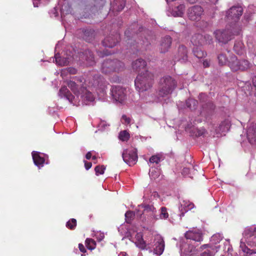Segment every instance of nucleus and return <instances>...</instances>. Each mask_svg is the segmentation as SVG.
Wrapping results in <instances>:
<instances>
[{
  "label": "nucleus",
  "instance_id": "c85d7f7f",
  "mask_svg": "<svg viewBox=\"0 0 256 256\" xmlns=\"http://www.w3.org/2000/svg\"><path fill=\"white\" fill-rule=\"evenodd\" d=\"M234 50L238 54H242L244 52L243 44L241 42H236L234 46Z\"/></svg>",
  "mask_w": 256,
  "mask_h": 256
},
{
  "label": "nucleus",
  "instance_id": "9b49d317",
  "mask_svg": "<svg viewBox=\"0 0 256 256\" xmlns=\"http://www.w3.org/2000/svg\"><path fill=\"white\" fill-rule=\"evenodd\" d=\"M122 156L124 161L130 166L134 165L138 160V156L135 150H125L122 154Z\"/></svg>",
  "mask_w": 256,
  "mask_h": 256
},
{
  "label": "nucleus",
  "instance_id": "4be33fe9",
  "mask_svg": "<svg viewBox=\"0 0 256 256\" xmlns=\"http://www.w3.org/2000/svg\"><path fill=\"white\" fill-rule=\"evenodd\" d=\"M72 60V58L70 56H66V58L61 57L58 54H56L55 55V60L57 64L62 66H66Z\"/></svg>",
  "mask_w": 256,
  "mask_h": 256
},
{
  "label": "nucleus",
  "instance_id": "3c124183",
  "mask_svg": "<svg viewBox=\"0 0 256 256\" xmlns=\"http://www.w3.org/2000/svg\"><path fill=\"white\" fill-rule=\"evenodd\" d=\"M33 0L34 6V7H38L39 2H49L50 0Z\"/></svg>",
  "mask_w": 256,
  "mask_h": 256
},
{
  "label": "nucleus",
  "instance_id": "49530a36",
  "mask_svg": "<svg viewBox=\"0 0 256 256\" xmlns=\"http://www.w3.org/2000/svg\"><path fill=\"white\" fill-rule=\"evenodd\" d=\"M245 242L244 240L242 238L240 241V248H242V250L246 252V254L249 250V248H248L245 244Z\"/></svg>",
  "mask_w": 256,
  "mask_h": 256
},
{
  "label": "nucleus",
  "instance_id": "4c0bfd02",
  "mask_svg": "<svg viewBox=\"0 0 256 256\" xmlns=\"http://www.w3.org/2000/svg\"><path fill=\"white\" fill-rule=\"evenodd\" d=\"M135 216V214L132 211H128L125 214L126 222L127 223H130L132 220L134 219Z\"/></svg>",
  "mask_w": 256,
  "mask_h": 256
},
{
  "label": "nucleus",
  "instance_id": "4d7b16f0",
  "mask_svg": "<svg viewBox=\"0 0 256 256\" xmlns=\"http://www.w3.org/2000/svg\"><path fill=\"white\" fill-rule=\"evenodd\" d=\"M142 44L143 45V48L145 49H146L148 48V46L150 44V43L146 39L145 40H144L143 43Z\"/></svg>",
  "mask_w": 256,
  "mask_h": 256
},
{
  "label": "nucleus",
  "instance_id": "864d4df0",
  "mask_svg": "<svg viewBox=\"0 0 256 256\" xmlns=\"http://www.w3.org/2000/svg\"><path fill=\"white\" fill-rule=\"evenodd\" d=\"M206 132V131L204 128L198 129L197 130V134L196 135L198 136H202Z\"/></svg>",
  "mask_w": 256,
  "mask_h": 256
},
{
  "label": "nucleus",
  "instance_id": "f8f14e48",
  "mask_svg": "<svg viewBox=\"0 0 256 256\" xmlns=\"http://www.w3.org/2000/svg\"><path fill=\"white\" fill-rule=\"evenodd\" d=\"M202 8L198 6H194L189 8L188 16L192 20H199L203 14Z\"/></svg>",
  "mask_w": 256,
  "mask_h": 256
},
{
  "label": "nucleus",
  "instance_id": "f3484780",
  "mask_svg": "<svg viewBox=\"0 0 256 256\" xmlns=\"http://www.w3.org/2000/svg\"><path fill=\"white\" fill-rule=\"evenodd\" d=\"M139 206H142L144 208V212L148 214L152 218L158 220V215L156 214V208L152 204H142Z\"/></svg>",
  "mask_w": 256,
  "mask_h": 256
},
{
  "label": "nucleus",
  "instance_id": "5fc2aeb1",
  "mask_svg": "<svg viewBox=\"0 0 256 256\" xmlns=\"http://www.w3.org/2000/svg\"><path fill=\"white\" fill-rule=\"evenodd\" d=\"M210 60H208V59H206L203 61V66L204 68H208L210 66Z\"/></svg>",
  "mask_w": 256,
  "mask_h": 256
},
{
  "label": "nucleus",
  "instance_id": "6e6d98bb",
  "mask_svg": "<svg viewBox=\"0 0 256 256\" xmlns=\"http://www.w3.org/2000/svg\"><path fill=\"white\" fill-rule=\"evenodd\" d=\"M84 166L86 170H89L92 166V164L90 162H86V160H84Z\"/></svg>",
  "mask_w": 256,
  "mask_h": 256
},
{
  "label": "nucleus",
  "instance_id": "0eeeda50",
  "mask_svg": "<svg viewBox=\"0 0 256 256\" xmlns=\"http://www.w3.org/2000/svg\"><path fill=\"white\" fill-rule=\"evenodd\" d=\"M110 92L113 100L116 102L122 104L126 98V90L120 86H112Z\"/></svg>",
  "mask_w": 256,
  "mask_h": 256
},
{
  "label": "nucleus",
  "instance_id": "338daca9",
  "mask_svg": "<svg viewBox=\"0 0 256 256\" xmlns=\"http://www.w3.org/2000/svg\"><path fill=\"white\" fill-rule=\"evenodd\" d=\"M207 247H209L208 244H204L201 246V248H206Z\"/></svg>",
  "mask_w": 256,
  "mask_h": 256
},
{
  "label": "nucleus",
  "instance_id": "0e129e2a",
  "mask_svg": "<svg viewBox=\"0 0 256 256\" xmlns=\"http://www.w3.org/2000/svg\"><path fill=\"white\" fill-rule=\"evenodd\" d=\"M190 3L194 4L197 2L198 0H188Z\"/></svg>",
  "mask_w": 256,
  "mask_h": 256
},
{
  "label": "nucleus",
  "instance_id": "79ce46f5",
  "mask_svg": "<svg viewBox=\"0 0 256 256\" xmlns=\"http://www.w3.org/2000/svg\"><path fill=\"white\" fill-rule=\"evenodd\" d=\"M105 169H106V167L103 165L100 166H96L94 168V170H95L96 175L98 176L99 174H104Z\"/></svg>",
  "mask_w": 256,
  "mask_h": 256
},
{
  "label": "nucleus",
  "instance_id": "c03bdc74",
  "mask_svg": "<svg viewBox=\"0 0 256 256\" xmlns=\"http://www.w3.org/2000/svg\"><path fill=\"white\" fill-rule=\"evenodd\" d=\"M93 32L91 30H85L84 38L87 41H89L92 38Z\"/></svg>",
  "mask_w": 256,
  "mask_h": 256
},
{
  "label": "nucleus",
  "instance_id": "8fccbe9b",
  "mask_svg": "<svg viewBox=\"0 0 256 256\" xmlns=\"http://www.w3.org/2000/svg\"><path fill=\"white\" fill-rule=\"evenodd\" d=\"M109 125L104 121H102L99 124V128L102 130L106 129Z\"/></svg>",
  "mask_w": 256,
  "mask_h": 256
},
{
  "label": "nucleus",
  "instance_id": "c9c22d12",
  "mask_svg": "<svg viewBox=\"0 0 256 256\" xmlns=\"http://www.w3.org/2000/svg\"><path fill=\"white\" fill-rule=\"evenodd\" d=\"M85 244L88 249L92 250L95 248L96 243V242L92 238H86Z\"/></svg>",
  "mask_w": 256,
  "mask_h": 256
},
{
  "label": "nucleus",
  "instance_id": "aec40b11",
  "mask_svg": "<svg viewBox=\"0 0 256 256\" xmlns=\"http://www.w3.org/2000/svg\"><path fill=\"white\" fill-rule=\"evenodd\" d=\"M176 58L178 61L184 62L187 60V50L184 46H180L178 48V52Z\"/></svg>",
  "mask_w": 256,
  "mask_h": 256
},
{
  "label": "nucleus",
  "instance_id": "20e7f679",
  "mask_svg": "<svg viewBox=\"0 0 256 256\" xmlns=\"http://www.w3.org/2000/svg\"><path fill=\"white\" fill-rule=\"evenodd\" d=\"M135 86L140 92L150 89L154 83V75L147 70L138 75L134 81Z\"/></svg>",
  "mask_w": 256,
  "mask_h": 256
},
{
  "label": "nucleus",
  "instance_id": "7ed1b4c3",
  "mask_svg": "<svg viewBox=\"0 0 256 256\" xmlns=\"http://www.w3.org/2000/svg\"><path fill=\"white\" fill-rule=\"evenodd\" d=\"M176 84V80L170 76H166L161 78L158 83V96L164 97L170 94Z\"/></svg>",
  "mask_w": 256,
  "mask_h": 256
},
{
  "label": "nucleus",
  "instance_id": "5701e85b",
  "mask_svg": "<svg viewBox=\"0 0 256 256\" xmlns=\"http://www.w3.org/2000/svg\"><path fill=\"white\" fill-rule=\"evenodd\" d=\"M146 66V61L141 58L136 60L132 64V68L133 70L136 71H140L141 70L144 69Z\"/></svg>",
  "mask_w": 256,
  "mask_h": 256
},
{
  "label": "nucleus",
  "instance_id": "bb28decb",
  "mask_svg": "<svg viewBox=\"0 0 256 256\" xmlns=\"http://www.w3.org/2000/svg\"><path fill=\"white\" fill-rule=\"evenodd\" d=\"M220 246H214L210 247V249L206 250L203 252L200 256H214L218 250Z\"/></svg>",
  "mask_w": 256,
  "mask_h": 256
},
{
  "label": "nucleus",
  "instance_id": "dca6fc26",
  "mask_svg": "<svg viewBox=\"0 0 256 256\" xmlns=\"http://www.w3.org/2000/svg\"><path fill=\"white\" fill-rule=\"evenodd\" d=\"M82 60H84L86 65L92 66L96 63L92 52L90 50H85L80 56Z\"/></svg>",
  "mask_w": 256,
  "mask_h": 256
},
{
  "label": "nucleus",
  "instance_id": "052dcab7",
  "mask_svg": "<svg viewBox=\"0 0 256 256\" xmlns=\"http://www.w3.org/2000/svg\"><path fill=\"white\" fill-rule=\"evenodd\" d=\"M92 156V154L91 152H88L86 155V158L87 160H90Z\"/></svg>",
  "mask_w": 256,
  "mask_h": 256
},
{
  "label": "nucleus",
  "instance_id": "bf43d9fd",
  "mask_svg": "<svg viewBox=\"0 0 256 256\" xmlns=\"http://www.w3.org/2000/svg\"><path fill=\"white\" fill-rule=\"evenodd\" d=\"M256 254V250H250V248H249V250L248 251L247 254H249L250 255L251 254Z\"/></svg>",
  "mask_w": 256,
  "mask_h": 256
},
{
  "label": "nucleus",
  "instance_id": "7c9ffc66",
  "mask_svg": "<svg viewBox=\"0 0 256 256\" xmlns=\"http://www.w3.org/2000/svg\"><path fill=\"white\" fill-rule=\"evenodd\" d=\"M186 107L192 110H196L198 104L197 100L192 98L186 100Z\"/></svg>",
  "mask_w": 256,
  "mask_h": 256
},
{
  "label": "nucleus",
  "instance_id": "f704fd0d",
  "mask_svg": "<svg viewBox=\"0 0 256 256\" xmlns=\"http://www.w3.org/2000/svg\"><path fill=\"white\" fill-rule=\"evenodd\" d=\"M243 239L244 241L250 246L256 247V236H253L252 237L248 238L246 236H244Z\"/></svg>",
  "mask_w": 256,
  "mask_h": 256
},
{
  "label": "nucleus",
  "instance_id": "ea45409f",
  "mask_svg": "<svg viewBox=\"0 0 256 256\" xmlns=\"http://www.w3.org/2000/svg\"><path fill=\"white\" fill-rule=\"evenodd\" d=\"M76 226V220L74 218H72L66 224V226L70 230H74Z\"/></svg>",
  "mask_w": 256,
  "mask_h": 256
},
{
  "label": "nucleus",
  "instance_id": "a211bd4d",
  "mask_svg": "<svg viewBox=\"0 0 256 256\" xmlns=\"http://www.w3.org/2000/svg\"><path fill=\"white\" fill-rule=\"evenodd\" d=\"M32 154L34 164L39 168L42 167L45 162L44 158L38 152L34 151Z\"/></svg>",
  "mask_w": 256,
  "mask_h": 256
},
{
  "label": "nucleus",
  "instance_id": "2f4dec72",
  "mask_svg": "<svg viewBox=\"0 0 256 256\" xmlns=\"http://www.w3.org/2000/svg\"><path fill=\"white\" fill-rule=\"evenodd\" d=\"M194 204L192 203H190L189 202H187L185 201L183 202V204H181V206L184 208V212H182V213L180 214V216H184V212H188L189 210H190L194 208Z\"/></svg>",
  "mask_w": 256,
  "mask_h": 256
},
{
  "label": "nucleus",
  "instance_id": "f257e3e1",
  "mask_svg": "<svg viewBox=\"0 0 256 256\" xmlns=\"http://www.w3.org/2000/svg\"><path fill=\"white\" fill-rule=\"evenodd\" d=\"M81 82L82 81L76 83L72 80L66 82L68 86L76 96L71 94L66 86H62L59 90V96L61 98H66L70 104L76 106L80 105V100H83L86 104L87 102H92L94 100L93 94L80 84Z\"/></svg>",
  "mask_w": 256,
  "mask_h": 256
},
{
  "label": "nucleus",
  "instance_id": "ddd939ff",
  "mask_svg": "<svg viewBox=\"0 0 256 256\" xmlns=\"http://www.w3.org/2000/svg\"><path fill=\"white\" fill-rule=\"evenodd\" d=\"M246 136L250 143L256 144V124H248L246 130Z\"/></svg>",
  "mask_w": 256,
  "mask_h": 256
},
{
  "label": "nucleus",
  "instance_id": "de8ad7c7",
  "mask_svg": "<svg viewBox=\"0 0 256 256\" xmlns=\"http://www.w3.org/2000/svg\"><path fill=\"white\" fill-rule=\"evenodd\" d=\"M131 121L130 118L128 117L126 115H122V123L125 124H130Z\"/></svg>",
  "mask_w": 256,
  "mask_h": 256
},
{
  "label": "nucleus",
  "instance_id": "423d86ee",
  "mask_svg": "<svg viewBox=\"0 0 256 256\" xmlns=\"http://www.w3.org/2000/svg\"><path fill=\"white\" fill-rule=\"evenodd\" d=\"M228 66L234 72L246 71L252 67V64L246 60H238L237 58H233L229 62Z\"/></svg>",
  "mask_w": 256,
  "mask_h": 256
},
{
  "label": "nucleus",
  "instance_id": "cd10ccee",
  "mask_svg": "<svg viewBox=\"0 0 256 256\" xmlns=\"http://www.w3.org/2000/svg\"><path fill=\"white\" fill-rule=\"evenodd\" d=\"M193 53L198 58H204L206 56V52L202 50L199 46H196L193 48Z\"/></svg>",
  "mask_w": 256,
  "mask_h": 256
},
{
  "label": "nucleus",
  "instance_id": "473e14b6",
  "mask_svg": "<svg viewBox=\"0 0 256 256\" xmlns=\"http://www.w3.org/2000/svg\"><path fill=\"white\" fill-rule=\"evenodd\" d=\"M209 106L210 108L208 110L206 108H205V110H204L203 111L201 112V114L206 118L212 114L213 111L214 110V106L213 104L209 103Z\"/></svg>",
  "mask_w": 256,
  "mask_h": 256
},
{
  "label": "nucleus",
  "instance_id": "a878e982",
  "mask_svg": "<svg viewBox=\"0 0 256 256\" xmlns=\"http://www.w3.org/2000/svg\"><path fill=\"white\" fill-rule=\"evenodd\" d=\"M184 4H180L172 10V15L174 16H182L184 13Z\"/></svg>",
  "mask_w": 256,
  "mask_h": 256
},
{
  "label": "nucleus",
  "instance_id": "412c9836",
  "mask_svg": "<svg viewBox=\"0 0 256 256\" xmlns=\"http://www.w3.org/2000/svg\"><path fill=\"white\" fill-rule=\"evenodd\" d=\"M191 42L194 46H200L205 44L204 38L201 34H195L192 36Z\"/></svg>",
  "mask_w": 256,
  "mask_h": 256
},
{
  "label": "nucleus",
  "instance_id": "393cba45",
  "mask_svg": "<svg viewBox=\"0 0 256 256\" xmlns=\"http://www.w3.org/2000/svg\"><path fill=\"white\" fill-rule=\"evenodd\" d=\"M230 127V122L225 120L221 122L218 128L216 130V134H220L228 131Z\"/></svg>",
  "mask_w": 256,
  "mask_h": 256
},
{
  "label": "nucleus",
  "instance_id": "a18cd8bd",
  "mask_svg": "<svg viewBox=\"0 0 256 256\" xmlns=\"http://www.w3.org/2000/svg\"><path fill=\"white\" fill-rule=\"evenodd\" d=\"M245 242L244 240L242 238L240 241V248H242V250L246 252V254L249 250V248H248L245 244Z\"/></svg>",
  "mask_w": 256,
  "mask_h": 256
},
{
  "label": "nucleus",
  "instance_id": "13d9d810",
  "mask_svg": "<svg viewBox=\"0 0 256 256\" xmlns=\"http://www.w3.org/2000/svg\"><path fill=\"white\" fill-rule=\"evenodd\" d=\"M78 248H79V249L80 250V251L82 252H86V250L84 246L82 244H78Z\"/></svg>",
  "mask_w": 256,
  "mask_h": 256
},
{
  "label": "nucleus",
  "instance_id": "680f3d73",
  "mask_svg": "<svg viewBox=\"0 0 256 256\" xmlns=\"http://www.w3.org/2000/svg\"><path fill=\"white\" fill-rule=\"evenodd\" d=\"M206 95L204 94H201L199 96V98L200 100H202V99H204L206 98Z\"/></svg>",
  "mask_w": 256,
  "mask_h": 256
},
{
  "label": "nucleus",
  "instance_id": "774afa93",
  "mask_svg": "<svg viewBox=\"0 0 256 256\" xmlns=\"http://www.w3.org/2000/svg\"><path fill=\"white\" fill-rule=\"evenodd\" d=\"M125 254H124V253H121L118 256H124Z\"/></svg>",
  "mask_w": 256,
  "mask_h": 256
},
{
  "label": "nucleus",
  "instance_id": "6e6552de",
  "mask_svg": "<svg viewBox=\"0 0 256 256\" xmlns=\"http://www.w3.org/2000/svg\"><path fill=\"white\" fill-rule=\"evenodd\" d=\"M106 85V82L104 78L99 74L94 75L92 78L89 82L88 86L89 88H94L96 90H103Z\"/></svg>",
  "mask_w": 256,
  "mask_h": 256
},
{
  "label": "nucleus",
  "instance_id": "37998d69",
  "mask_svg": "<svg viewBox=\"0 0 256 256\" xmlns=\"http://www.w3.org/2000/svg\"><path fill=\"white\" fill-rule=\"evenodd\" d=\"M160 160L161 158L159 154L154 155L150 158L149 162L158 164L160 162Z\"/></svg>",
  "mask_w": 256,
  "mask_h": 256
},
{
  "label": "nucleus",
  "instance_id": "4468645a",
  "mask_svg": "<svg viewBox=\"0 0 256 256\" xmlns=\"http://www.w3.org/2000/svg\"><path fill=\"white\" fill-rule=\"evenodd\" d=\"M120 39V36L118 34L106 36L102 41V44L105 47L112 48L116 46Z\"/></svg>",
  "mask_w": 256,
  "mask_h": 256
},
{
  "label": "nucleus",
  "instance_id": "1a4fd4ad",
  "mask_svg": "<svg viewBox=\"0 0 256 256\" xmlns=\"http://www.w3.org/2000/svg\"><path fill=\"white\" fill-rule=\"evenodd\" d=\"M243 10L242 7L240 6H234L230 8L226 12V17L229 22H236L242 15Z\"/></svg>",
  "mask_w": 256,
  "mask_h": 256
},
{
  "label": "nucleus",
  "instance_id": "39448f33",
  "mask_svg": "<svg viewBox=\"0 0 256 256\" xmlns=\"http://www.w3.org/2000/svg\"><path fill=\"white\" fill-rule=\"evenodd\" d=\"M124 64L118 60L107 59L104 61L101 66V71L105 74L114 72H118L124 70Z\"/></svg>",
  "mask_w": 256,
  "mask_h": 256
},
{
  "label": "nucleus",
  "instance_id": "2eb2a0df",
  "mask_svg": "<svg viewBox=\"0 0 256 256\" xmlns=\"http://www.w3.org/2000/svg\"><path fill=\"white\" fill-rule=\"evenodd\" d=\"M172 44V38L170 36H166L162 38L159 47V50L161 53L167 52Z\"/></svg>",
  "mask_w": 256,
  "mask_h": 256
},
{
  "label": "nucleus",
  "instance_id": "e2e57ef3",
  "mask_svg": "<svg viewBox=\"0 0 256 256\" xmlns=\"http://www.w3.org/2000/svg\"><path fill=\"white\" fill-rule=\"evenodd\" d=\"M252 82L253 85L256 87V76H254L252 78Z\"/></svg>",
  "mask_w": 256,
  "mask_h": 256
},
{
  "label": "nucleus",
  "instance_id": "6ab92c4d",
  "mask_svg": "<svg viewBox=\"0 0 256 256\" xmlns=\"http://www.w3.org/2000/svg\"><path fill=\"white\" fill-rule=\"evenodd\" d=\"M185 237L186 239H190L197 242H200L202 240V234L193 230H189L186 232Z\"/></svg>",
  "mask_w": 256,
  "mask_h": 256
},
{
  "label": "nucleus",
  "instance_id": "09e8293b",
  "mask_svg": "<svg viewBox=\"0 0 256 256\" xmlns=\"http://www.w3.org/2000/svg\"><path fill=\"white\" fill-rule=\"evenodd\" d=\"M204 38L205 44H210L212 42V38L210 36L206 34L204 36Z\"/></svg>",
  "mask_w": 256,
  "mask_h": 256
},
{
  "label": "nucleus",
  "instance_id": "e433bc0d",
  "mask_svg": "<svg viewBox=\"0 0 256 256\" xmlns=\"http://www.w3.org/2000/svg\"><path fill=\"white\" fill-rule=\"evenodd\" d=\"M168 214L167 212V208L166 207H162L160 208V212L158 215V219H166L168 217Z\"/></svg>",
  "mask_w": 256,
  "mask_h": 256
},
{
  "label": "nucleus",
  "instance_id": "a19ab883",
  "mask_svg": "<svg viewBox=\"0 0 256 256\" xmlns=\"http://www.w3.org/2000/svg\"><path fill=\"white\" fill-rule=\"evenodd\" d=\"M219 64L221 65H224L228 62V58L224 54H220L218 58Z\"/></svg>",
  "mask_w": 256,
  "mask_h": 256
},
{
  "label": "nucleus",
  "instance_id": "603ef678",
  "mask_svg": "<svg viewBox=\"0 0 256 256\" xmlns=\"http://www.w3.org/2000/svg\"><path fill=\"white\" fill-rule=\"evenodd\" d=\"M182 174L184 176H188V174H190V168H184L182 170Z\"/></svg>",
  "mask_w": 256,
  "mask_h": 256
},
{
  "label": "nucleus",
  "instance_id": "c756f323",
  "mask_svg": "<svg viewBox=\"0 0 256 256\" xmlns=\"http://www.w3.org/2000/svg\"><path fill=\"white\" fill-rule=\"evenodd\" d=\"M255 236H256V227L247 228L244 230L243 233L244 236H246L248 238L252 237Z\"/></svg>",
  "mask_w": 256,
  "mask_h": 256
},
{
  "label": "nucleus",
  "instance_id": "58836bf2",
  "mask_svg": "<svg viewBox=\"0 0 256 256\" xmlns=\"http://www.w3.org/2000/svg\"><path fill=\"white\" fill-rule=\"evenodd\" d=\"M118 138L122 141H127L130 138V134L126 130L122 131L119 134Z\"/></svg>",
  "mask_w": 256,
  "mask_h": 256
},
{
  "label": "nucleus",
  "instance_id": "72a5a7b5",
  "mask_svg": "<svg viewBox=\"0 0 256 256\" xmlns=\"http://www.w3.org/2000/svg\"><path fill=\"white\" fill-rule=\"evenodd\" d=\"M224 238L222 234L220 233H216L214 234L210 238V242L213 244H217L219 243Z\"/></svg>",
  "mask_w": 256,
  "mask_h": 256
},
{
  "label": "nucleus",
  "instance_id": "69168bd1",
  "mask_svg": "<svg viewBox=\"0 0 256 256\" xmlns=\"http://www.w3.org/2000/svg\"><path fill=\"white\" fill-rule=\"evenodd\" d=\"M210 1L212 3L216 4L218 2V0H210Z\"/></svg>",
  "mask_w": 256,
  "mask_h": 256
},
{
  "label": "nucleus",
  "instance_id": "b1692460",
  "mask_svg": "<svg viewBox=\"0 0 256 256\" xmlns=\"http://www.w3.org/2000/svg\"><path fill=\"white\" fill-rule=\"evenodd\" d=\"M126 0H114L112 3V7L114 10L120 12L125 6Z\"/></svg>",
  "mask_w": 256,
  "mask_h": 256
},
{
  "label": "nucleus",
  "instance_id": "9d476101",
  "mask_svg": "<svg viewBox=\"0 0 256 256\" xmlns=\"http://www.w3.org/2000/svg\"><path fill=\"white\" fill-rule=\"evenodd\" d=\"M214 34L216 39L219 42L226 44L231 40V37L233 34H235V32L227 28L223 30H217Z\"/></svg>",
  "mask_w": 256,
  "mask_h": 256
},
{
  "label": "nucleus",
  "instance_id": "f03ea898",
  "mask_svg": "<svg viewBox=\"0 0 256 256\" xmlns=\"http://www.w3.org/2000/svg\"><path fill=\"white\" fill-rule=\"evenodd\" d=\"M135 238V244L140 248L142 250L149 249L150 252H153L154 254H156L157 256H159L163 253L164 244V241L161 236H157L155 238L152 249L150 248L149 244H146L142 238V233H137Z\"/></svg>",
  "mask_w": 256,
  "mask_h": 256
}]
</instances>
